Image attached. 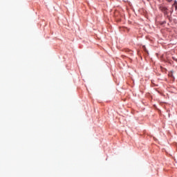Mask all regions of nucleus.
I'll list each match as a JSON object with an SVG mask.
<instances>
[{
	"label": "nucleus",
	"instance_id": "obj_1",
	"mask_svg": "<svg viewBox=\"0 0 177 177\" xmlns=\"http://www.w3.org/2000/svg\"><path fill=\"white\" fill-rule=\"evenodd\" d=\"M159 9H160V10H161V12H164L165 13L166 12H167V10H168V8H167L166 7L162 6H160L159 7Z\"/></svg>",
	"mask_w": 177,
	"mask_h": 177
},
{
	"label": "nucleus",
	"instance_id": "obj_2",
	"mask_svg": "<svg viewBox=\"0 0 177 177\" xmlns=\"http://www.w3.org/2000/svg\"><path fill=\"white\" fill-rule=\"evenodd\" d=\"M172 6H174L176 10H177V1L175 0L174 3H173Z\"/></svg>",
	"mask_w": 177,
	"mask_h": 177
},
{
	"label": "nucleus",
	"instance_id": "obj_3",
	"mask_svg": "<svg viewBox=\"0 0 177 177\" xmlns=\"http://www.w3.org/2000/svg\"><path fill=\"white\" fill-rule=\"evenodd\" d=\"M172 59H173V60H174L175 62H177V59L175 57H173Z\"/></svg>",
	"mask_w": 177,
	"mask_h": 177
},
{
	"label": "nucleus",
	"instance_id": "obj_4",
	"mask_svg": "<svg viewBox=\"0 0 177 177\" xmlns=\"http://www.w3.org/2000/svg\"><path fill=\"white\" fill-rule=\"evenodd\" d=\"M167 2H172V0H166Z\"/></svg>",
	"mask_w": 177,
	"mask_h": 177
}]
</instances>
